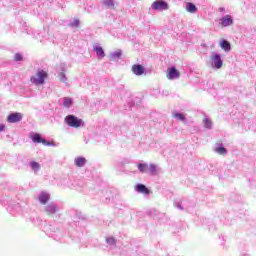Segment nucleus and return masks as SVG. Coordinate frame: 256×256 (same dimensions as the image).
Listing matches in <instances>:
<instances>
[{"mask_svg":"<svg viewBox=\"0 0 256 256\" xmlns=\"http://www.w3.org/2000/svg\"><path fill=\"white\" fill-rule=\"evenodd\" d=\"M85 163H87V159L83 158V157H78L75 160V164L77 167L82 168L85 166Z\"/></svg>","mask_w":256,"mask_h":256,"instance_id":"15","label":"nucleus"},{"mask_svg":"<svg viewBox=\"0 0 256 256\" xmlns=\"http://www.w3.org/2000/svg\"><path fill=\"white\" fill-rule=\"evenodd\" d=\"M49 200H50V194L41 192V194L39 195V202L42 205H45Z\"/></svg>","mask_w":256,"mask_h":256,"instance_id":"10","label":"nucleus"},{"mask_svg":"<svg viewBox=\"0 0 256 256\" xmlns=\"http://www.w3.org/2000/svg\"><path fill=\"white\" fill-rule=\"evenodd\" d=\"M48 78V72L45 70H37L35 72V75L30 78V82L34 84L35 86L44 85L45 79Z\"/></svg>","mask_w":256,"mask_h":256,"instance_id":"1","label":"nucleus"},{"mask_svg":"<svg viewBox=\"0 0 256 256\" xmlns=\"http://www.w3.org/2000/svg\"><path fill=\"white\" fill-rule=\"evenodd\" d=\"M143 72H145V68L143 66H132V73L136 76L143 75Z\"/></svg>","mask_w":256,"mask_h":256,"instance_id":"12","label":"nucleus"},{"mask_svg":"<svg viewBox=\"0 0 256 256\" xmlns=\"http://www.w3.org/2000/svg\"><path fill=\"white\" fill-rule=\"evenodd\" d=\"M102 5L108 7V9H113L115 7V0H102Z\"/></svg>","mask_w":256,"mask_h":256,"instance_id":"16","label":"nucleus"},{"mask_svg":"<svg viewBox=\"0 0 256 256\" xmlns=\"http://www.w3.org/2000/svg\"><path fill=\"white\" fill-rule=\"evenodd\" d=\"M211 61L214 65H223V60H221V55L217 52L211 54Z\"/></svg>","mask_w":256,"mask_h":256,"instance_id":"9","label":"nucleus"},{"mask_svg":"<svg viewBox=\"0 0 256 256\" xmlns=\"http://www.w3.org/2000/svg\"><path fill=\"white\" fill-rule=\"evenodd\" d=\"M225 51L228 53V51H231V43L229 41H225Z\"/></svg>","mask_w":256,"mask_h":256,"instance_id":"28","label":"nucleus"},{"mask_svg":"<svg viewBox=\"0 0 256 256\" xmlns=\"http://www.w3.org/2000/svg\"><path fill=\"white\" fill-rule=\"evenodd\" d=\"M106 243L110 246L116 245V239L114 237L106 238Z\"/></svg>","mask_w":256,"mask_h":256,"instance_id":"23","label":"nucleus"},{"mask_svg":"<svg viewBox=\"0 0 256 256\" xmlns=\"http://www.w3.org/2000/svg\"><path fill=\"white\" fill-rule=\"evenodd\" d=\"M220 47H221V49H225V39H222L220 41Z\"/></svg>","mask_w":256,"mask_h":256,"instance_id":"30","label":"nucleus"},{"mask_svg":"<svg viewBox=\"0 0 256 256\" xmlns=\"http://www.w3.org/2000/svg\"><path fill=\"white\" fill-rule=\"evenodd\" d=\"M233 25V17L231 15H225V27Z\"/></svg>","mask_w":256,"mask_h":256,"instance_id":"19","label":"nucleus"},{"mask_svg":"<svg viewBox=\"0 0 256 256\" xmlns=\"http://www.w3.org/2000/svg\"><path fill=\"white\" fill-rule=\"evenodd\" d=\"M216 152H217V153H220V155H223V154L225 153V148H223V147H218V148H216Z\"/></svg>","mask_w":256,"mask_h":256,"instance_id":"29","label":"nucleus"},{"mask_svg":"<svg viewBox=\"0 0 256 256\" xmlns=\"http://www.w3.org/2000/svg\"><path fill=\"white\" fill-rule=\"evenodd\" d=\"M148 173H150V175H155L156 174V165L154 164H150L148 166Z\"/></svg>","mask_w":256,"mask_h":256,"instance_id":"21","label":"nucleus"},{"mask_svg":"<svg viewBox=\"0 0 256 256\" xmlns=\"http://www.w3.org/2000/svg\"><path fill=\"white\" fill-rule=\"evenodd\" d=\"M21 120H23V114L21 113H12L10 115H8V117L6 118V122L10 123V124H15V123H19L21 122Z\"/></svg>","mask_w":256,"mask_h":256,"instance_id":"4","label":"nucleus"},{"mask_svg":"<svg viewBox=\"0 0 256 256\" xmlns=\"http://www.w3.org/2000/svg\"><path fill=\"white\" fill-rule=\"evenodd\" d=\"M122 56L123 51H121V49H118L116 51L110 52V54L108 55V59L110 61H119V59H121Z\"/></svg>","mask_w":256,"mask_h":256,"instance_id":"6","label":"nucleus"},{"mask_svg":"<svg viewBox=\"0 0 256 256\" xmlns=\"http://www.w3.org/2000/svg\"><path fill=\"white\" fill-rule=\"evenodd\" d=\"M14 59L15 61H23V55H21L20 53H16L14 55Z\"/></svg>","mask_w":256,"mask_h":256,"instance_id":"27","label":"nucleus"},{"mask_svg":"<svg viewBox=\"0 0 256 256\" xmlns=\"http://www.w3.org/2000/svg\"><path fill=\"white\" fill-rule=\"evenodd\" d=\"M63 101H64V105H65L66 108L72 106V99L71 98L65 97L63 99Z\"/></svg>","mask_w":256,"mask_h":256,"instance_id":"22","label":"nucleus"},{"mask_svg":"<svg viewBox=\"0 0 256 256\" xmlns=\"http://www.w3.org/2000/svg\"><path fill=\"white\" fill-rule=\"evenodd\" d=\"M65 122H66V125H68V127H72V128H79L83 125V120L72 115L66 116Z\"/></svg>","mask_w":256,"mask_h":256,"instance_id":"2","label":"nucleus"},{"mask_svg":"<svg viewBox=\"0 0 256 256\" xmlns=\"http://www.w3.org/2000/svg\"><path fill=\"white\" fill-rule=\"evenodd\" d=\"M179 78V71L174 67H170L167 69V79L174 80Z\"/></svg>","mask_w":256,"mask_h":256,"instance_id":"5","label":"nucleus"},{"mask_svg":"<svg viewBox=\"0 0 256 256\" xmlns=\"http://www.w3.org/2000/svg\"><path fill=\"white\" fill-rule=\"evenodd\" d=\"M32 142H34L35 144H43L44 146H50V142L43 139L40 134H34V136H32Z\"/></svg>","mask_w":256,"mask_h":256,"instance_id":"7","label":"nucleus"},{"mask_svg":"<svg viewBox=\"0 0 256 256\" xmlns=\"http://www.w3.org/2000/svg\"><path fill=\"white\" fill-rule=\"evenodd\" d=\"M174 118L178 119L179 121H185V116L181 113L174 114Z\"/></svg>","mask_w":256,"mask_h":256,"instance_id":"25","label":"nucleus"},{"mask_svg":"<svg viewBox=\"0 0 256 256\" xmlns=\"http://www.w3.org/2000/svg\"><path fill=\"white\" fill-rule=\"evenodd\" d=\"M214 67H216V69H220L221 68V66H214Z\"/></svg>","mask_w":256,"mask_h":256,"instance_id":"33","label":"nucleus"},{"mask_svg":"<svg viewBox=\"0 0 256 256\" xmlns=\"http://www.w3.org/2000/svg\"><path fill=\"white\" fill-rule=\"evenodd\" d=\"M149 169V165L148 164H138V170L141 173H147Z\"/></svg>","mask_w":256,"mask_h":256,"instance_id":"17","label":"nucleus"},{"mask_svg":"<svg viewBox=\"0 0 256 256\" xmlns=\"http://www.w3.org/2000/svg\"><path fill=\"white\" fill-rule=\"evenodd\" d=\"M93 51H95L96 56L98 59H104L105 58V50H103V47L99 46V44H95L93 46Z\"/></svg>","mask_w":256,"mask_h":256,"instance_id":"8","label":"nucleus"},{"mask_svg":"<svg viewBox=\"0 0 256 256\" xmlns=\"http://www.w3.org/2000/svg\"><path fill=\"white\" fill-rule=\"evenodd\" d=\"M3 131H5V125H4V124H1V125H0V132H3Z\"/></svg>","mask_w":256,"mask_h":256,"instance_id":"32","label":"nucleus"},{"mask_svg":"<svg viewBox=\"0 0 256 256\" xmlns=\"http://www.w3.org/2000/svg\"><path fill=\"white\" fill-rule=\"evenodd\" d=\"M203 124H204L205 128H207V129L212 128V122L209 118L203 119Z\"/></svg>","mask_w":256,"mask_h":256,"instance_id":"20","label":"nucleus"},{"mask_svg":"<svg viewBox=\"0 0 256 256\" xmlns=\"http://www.w3.org/2000/svg\"><path fill=\"white\" fill-rule=\"evenodd\" d=\"M79 19H75L73 22L69 24V27H79Z\"/></svg>","mask_w":256,"mask_h":256,"instance_id":"26","label":"nucleus"},{"mask_svg":"<svg viewBox=\"0 0 256 256\" xmlns=\"http://www.w3.org/2000/svg\"><path fill=\"white\" fill-rule=\"evenodd\" d=\"M30 167H32V170L38 171L40 168V165L37 162H32V163H30Z\"/></svg>","mask_w":256,"mask_h":256,"instance_id":"24","label":"nucleus"},{"mask_svg":"<svg viewBox=\"0 0 256 256\" xmlns=\"http://www.w3.org/2000/svg\"><path fill=\"white\" fill-rule=\"evenodd\" d=\"M57 212V207L54 204L46 206V213L48 217H52Z\"/></svg>","mask_w":256,"mask_h":256,"instance_id":"14","label":"nucleus"},{"mask_svg":"<svg viewBox=\"0 0 256 256\" xmlns=\"http://www.w3.org/2000/svg\"><path fill=\"white\" fill-rule=\"evenodd\" d=\"M151 9L153 11H167L169 4L165 0H156L151 4Z\"/></svg>","mask_w":256,"mask_h":256,"instance_id":"3","label":"nucleus"},{"mask_svg":"<svg viewBox=\"0 0 256 256\" xmlns=\"http://www.w3.org/2000/svg\"><path fill=\"white\" fill-rule=\"evenodd\" d=\"M220 25H222V27H225V17H222L220 19Z\"/></svg>","mask_w":256,"mask_h":256,"instance_id":"31","label":"nucleus"},{"mask_svg":"<svg viewBox=\"0 0 256 256\" xmlns=\"http://www.w3.org/2000/svg\"><path fill=\"white\" fill-rule=\"evenodd\" d=\"M136 191H138L139 193H142L143 195H149L150 193L149 188H147L143 184H138V186H136Z\"/></svg>","mask_w":256,"mask_h":256,"instance_id":"13","label":"nucleus"},{"mask_svg":"<svg viewBox=\"0 0 256 256\" xmlns=\"http://www.w3.org/2000/svg\"><path fill=\"white\" fill-rule=\"evenodd\" d=\"M57 78L59 79V82L67 83V76L65 75V72H59Z\"/></svg>","mask_w":256,"mask_h":256,"instance_id":"18","label":"nucleus"},{"mask_svg":"<svg viewBox=\"0 0 256 256\" xmlns=\"http://www.w3.org/2000/svg\"><path fill=\"white\" fill-rule=\"evenodd\" d=\"M185 10L187 13H197L198 11L197 6L191 2L186 3Z\"/></svg>","mask_w":256,"mask_h":256,"instance_id":"11","label":"nucleus"}]
</instances>
